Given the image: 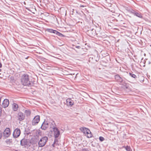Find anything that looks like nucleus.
<instances>
[{"label":"nucleus","mask_w":151,"mask_h":151,"mask_svg":"<svg viewBox=\"0 0 151 151\" xmlns=\"http://www.w3.org/2000/svg\"><path fill=\"white\" fill-rule=\"evenodd\" d=\"M54 137L55 138L58 137L60 135V132L57 128L53 129Z\"/></svg>","instance_id":"obj_8"},{"label":"nucleus","mask_w":151,"mask_h":151,"mask_svg":"<svg viewBox=\"0 0 151 151\" xmlns=\"http://www.w3.org/2000/svg\"><path fill=\"white\" fill-rule=\"evenodd\" d=\"M49 126V122L47 121H44L41 127V128L43 130H46Z\"/></svg>","instance_id":"obj_9"},{"label":"nucleus","mask_w":151,"mask_h":151,"mask_svg":"<svg viewBox=\"0 0 151 151\" xmlns=\"http://www.w3.org/2000/svg\"><path fill=\"white\" fill-rule=\"evenodd\" d=\"M66 103L68 105L71 106L73 104V101L71 99L68 98L66 99Z\"/></svg>","instance_id":"obj_13"},{"label":"nucleus","mask_w":151,"mask_h":151,"mask_svg":"<svg viewBox=\"0 0 151 151\" xmlns=\"http://www.w3.org/2000/svg\"><path fill=\"white\" fill-rule=\"evenodd\" d=\"M1 109H0V115H1Z\"/></svg>","instance_id":"obj_32"},{"label":"nucleus","mask_w":151,"mask_h":151,"mask_svg":"<svg viewBox=\"0 0 151 151\" xmlns=\"http://www.w3.org/2000/svg\"><path fill=\"white\" fill-rule=\"evenodd\" d=\"M125 148L126 150L127 151H131V148L129 146H128L125 147Z\"/></svg>","instance_id":"obj_23"},{"label":"nucleus","mask_w":151,"mask_h":151,"mask_svg":"<svg viewBox=\"0 0 151 151\" xmlns=\"http://www.w3.org/2000/svg\"><path fill=\"white\" fill-rule=\"evenodd\" d=\"M46 31L47 32H50V33H53L55 34V33L56 30H54L51 29H46Z\"/></svg>","instance_id":"obj_20"},{"label":"nucleus","mask_w":151,"mask_h":151,"mask_svg":"<svg viewBox=\"0 0 151 151\" xmlns=\"http://www.w3.org/2000/svg\"><path fill=\"white\" fill-rule=\"evenodd\" d=\"M24 113L27 116H30L31 114V111L29 110H26L24 111Z\"/></svg>","instance_id":"obj_19"},{"label":"nucleus","mask_w":151,"mask_h":151,"mask_svg":"<svg viewBox=\"0 0 151 151\" xmlns=\"http://www.w3.org/2000/svg\"><path fill=\"white\" fill-rule=\"evenodd\" d=\"M89 33L91 36H95L96 35V30L94 29H92L91 30L89 31Z\"/></svg>","instance_id":"obj_14"},{"label":"nucleus","mask_w":151,"mask_h":151,"mask_svg":"<svg viewBox=\"0 0 151 151\" xmlns=\"http://www.w3.org/2000/svg\"><path fill=\"white\" fill-rule=\"evenodd\" d=\"M20 134V130L19 129L17 128L15 129L13 134V135L14 138L18 137Z\"/></svg>","instance_id":"obj_5"},{"label":"nucleus","mask_w":151,"mask_h":151,"mask_svg":"<svg viewBox=\"0 0 151 151\" xmlns=\"http://www.w3.org/2000/svg\"><path fill=\"white\" fill-rule=\"evenodd\" d=\"M1 67H2V64H1V63H0V68ZM1 69H0V71H1Z\"/></svg>","instance_id":"obj_29"},{"label":"nucleus","mask_w":151,"mask_h":151,"mask_svg":"<svg viewBox=\"0 0 151 151\" xmlns=\"http://www.w3.org/2000/svg\"><path fill=\"white\" fill-rule=\"evenodd\" d=\"M49 125L50 126V128L54 129L55 128H56V125L54 121L52 120L50 121L49 122Z\"/></svg>","instance_id":"obj_12"},{"label":"nucleus","mask_w":151,"mask_h":151,"mask_svg":"<svg viewBox=\"0 0 151 151\" xmlns=\"http://www.w3.org/2000/svg\"><path fill=\"white\" fill-rule=\"evenodd\" d=\"M55 34H56V35L60 36V37H63L64 36V35L61 33H60L58 32L57 31H56L55 32Z\"/></svg>","instance_id":"obj_21"},{"label":"nucleus","mask_w":151,"mask_h":151,"mask_svg":"<svg viewBox=\"0 0 151 151\" xmlns=\"http://www.w3.org/2000/svg\"><path fill=\"white\" fill-rule=\"evenodd\" d=\"M10 134V129L9 128H6L4 132V136L5 137H8Z\"/></svg>","instance_id":"obj_10"},{"label":"nucleus","mask_w":151,"mask_h":151,"mask_svg":"<svg viewBox=\"0 0 151 151\" xmlns=\"http://www.w3.org/2000/svg\"><path fill=\"white\" fill-rule=\"evenodd\" d=\"M81 7H84V6H83V5H81Z\"/></svg>","instance_id":"obj_31"},{"label":"nucleus","mask_w":151,"mask_h":151,"mask_svg":"<svg viewBox=\"0 0 151 151\" xmlns=\"http://www.w3.org/2000/svg\"><path fill=\"white\" fill-rule=\"evenodd\" d=\"M12 108L14 111H17L18 109V106L16 104L13 103L12 104Z\"/></svg>","instance_id":"obj_16"},{"label":"nucleus","mask_w":151,"mask_h":151,"mask_svg":"<svg viewBox=\"0 0 151 151\" xmlns=\"http://www.w3.org/2000/svg\"><path fill=\"white\" fill-rule=\"evenodd\" d=\"M85 134L88 138H91L92 135L91 133L89 130H87V132Z\"/></svg>","instance_id":"obj_15"},{"label":"nucleus","mask_w":151,"mask_h":151,"mask_svg":"<svg viewBox=\"0 0 151 151\" xmlns=\"http://www.w3.org/2000/svg\"><path fill=\"white\" fill-rule=\"evenodd\" d=\"M21 80L22 83L24 86H31L33 85V83L29 81V76L27 74L22 75Z\"/></svg>","instance_id":"obj_1"},{"label":"nucleus","mask_w":151,"mask_h":151,"mask_svg":"<svg viewBox=\"0 0 151 151\" xmlns=\"http://www.w3.org/2000/svg\"><path fill=\"white\" fill-rule=\"evenodd\" d=\"M40 116H36L33 119L32 122V124L33 125H35L37 124L40 121Z\"/></svg>","instance_id":"obj_6"},{"label":"nucleus","mask_w":151,"mask_h":151,"mask_svg":"<svg viewBox=\"0 0 151 151\" xmlns=\"http://www.w3.org/2000/svg\"><path fill=\"white\" fill-rule=\"evenodd\" d=\"M55 144H56L55 143H54V142L53 143L52 145V146L53 147H55Z\"/></svg>","instance_id":"obj_30"},{"label":"nucleus","mask_w":151,"mask_h":151,"mask_svg":"<svg viewBox=\"0 0 151 151\" xmlns=\"http://www.w3.org/2000/svg\"><path fill=\"white\" fill-rule=\"evenodd\" d=\"M76 47L78 49H80L81 48V47L80 46H76Z\"/></svg>","instance_id":"obj_28"},{"label":"nucleus","mask_w":151,"mask_h":151,"mask_svg":"<svg viewBox=\"0 0 151 151\" xmlns=\"http://www.w3.org/2000/svg\"><path fill=\"white\" fill-rule=\"evenodd\" d=\"M66 14V10H65V15Z\"/></svg>","instance_id":"obj_33"},{"label":"nucleus","mask_w":151,"mask_h":151,"mask_svg":"<svg viewBox=\"0 0 151 151\" xmlns=\"http://www.w3.org/2000/svg\"><path fill=\"white\" fill-rule=\"evenodd\" d=\"M17 117L19 121H21L24 119L25 115L22 112H19L17 114Z\"/></svg>","instance_id":"obj_3"},{"label":"nucleus","mask_w":151,"mask_h":151,"mask_svg":"<svg viewBox=\"0 0 151 151\" xmlns=\"http://www.w3.org/2000/svg\"><path fill=\"white\" fill-rule=\"evenodd\" d=\"M80 129L83 132L84 134L87 132V130H89L88 129L85 127H82L80 128Z\"/></svg>","instance_id":"obj_18"},{"label":"nucleus","mask_w":151,"mask_h":151,"mask_svg":"<svg viewBox=\"0 0 151 151\" xmlns=\"http://www.w3.org/2000/svg\"><path fill=\"white\" fill-rule=\"evenodd\" d=\"M27 143V141L25 139H23L21 140V144L22 146L25 145Z\"/></svg>","instance_id":"obj_17"},{"label":"nucleus","mask_w":151,"mask_h":151,"mask_svg":"<svg viewBox=\"0 0 151 151\" xmlns=\"http://www.w3.org/2000/svg\"><path fill=\"white\" fill-rule=\"evenodd\" d=\"M115 79L116 81L121 84L122 83H124V81L122 78L119 75H116L115 76Z\"/></svg>","instance_id":"obj_7"},{"label":"nucleus","mask_w":151,"mask_h":151,"mask_svg":"<svg viewBox=\"0 0 151 151\" xmlns=\"http://www.w3.org/2000/svg\"><path fill=\"white\" fill-rule=\"evenodd\" d=\"M129 75L135 79H136V78H137V76L134 74H133L132 73H129Z\"/></svg>","instance_id":"obj_22"},{"label":"nucleus","mask_w":151,"mask_h":151,"mask_svg":"<svg viewBox=\"0 0 151 151\" xmlns=\"http://www.w3.org/2000/svg\"><path fill=\"white\" fill-rule=\"evenodd\" d=\"M141 80H140V81L141 82L142 81H143L144 80V77L143 76H141Z\"/></svg>","instance_id":"obj_27"},{"label":"nucleus","mask_w":151,"mask_h":151,"mask_svg":"<svg viewBox=\"0 0 151 151\" xmlns=\"http://www.w3.org/2000/svg\"><path fill=\"white\" fill-rule=\"evenodd\" d=\"M48 140V137L46 136L42 137L38 142V145L40 147H42L45 146Z\"/></svg>","instance_id":"obj_2"},{"label":"nucleus","mask_w":151,"mask_h":151,"mask_svg":"<svg viewBox=\"0 0 151 151\" xmlns=\"http://www.w3.org/2000/svg\"><path fill=\"white\" fill-rule=\"evenodd\" d=\"M1 98L0 97V103H1Z\"/></svg>","instance_id":"obj_34"},{"label":"nucleus","mask_w":151,"mask_h":151,"mask_svg":"<svg viewBox=\"0 0 151 151\" xmlns=\"http://www.w3.org/2000/svg\"><path fill=\"white\" fill-rule=\"evenodd\" d=\"M56 138H55V139L54 140V143H55V144H57L58 143V140L57 139H56Z\"/></svg>","instance_id":"obj_26"},{"label":"nucleus","mask_w":151,"mask_h":151,"mask_svg":"<svg viewBox=\"0 0 151 151\" xmlns=\"http://www.w3.org/2000/svg\"><path fill=\"white\" fill-rule=\"evenodd\" d=\"M99 139L101 142H102L104 140V138L101 136H100L99 137Z\"/></svg>","instance_id":"obj_25"},{"label":"nucleus","mask_w":151,"mask_h":151,"mask_svg":"<svg viewBox=\"0 0 151 151\" xmlns=\"http://www.w3.org/2000/svg\"><path fill=\"white\" fill-rule=\"evenodd\" d=\"M126 88H127V87H126Z\"/></svg>","instance_id":"obj_35"},{"label":"nucleus","mask_w":151,"mask_h":151,"mask_svg":"<svg viewBox=\"0 0 151 151\" xmlns=\"http://www.w3.org/2000/svg\"><path fill=\"white\" fill-rule=\"evenodd\" d=\"M9 104V100L7 99H5L2 104V106L4 108H5L8 106Z\"/></svg>","instance_id":"obj_11"},{"label":"nucleus","mask_w":151,"mask_h":151,"mask_svg":"<svg viewBox=\"0 0 151 151\" xmlns=\"http://www.w3.org/2000/svg\"><path fill=\"white\" fill-rule=\"evenodd\" d=\"M5 142L7 144L9 143L12 142V140L9 139H7L5 141Z\"/></svg>","instance_id":"obj_24"},{"label":"nucleus","mask_w":151,"mask_h":151,"mask_svg":"<svg viewBox=\"0 0 151 151\" xmlns=\"http://www.w3.org/2000/svg\"><path fill=\"white\" fill-rule=\"evenodd\" d=\"M128 11L130 13L134 14V15L138 17L142 18V16L140 13L136 12L132 9H130Z\"/></svg>","instance_id":"obj_4"}]
</instances>
